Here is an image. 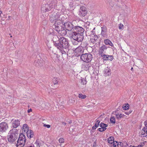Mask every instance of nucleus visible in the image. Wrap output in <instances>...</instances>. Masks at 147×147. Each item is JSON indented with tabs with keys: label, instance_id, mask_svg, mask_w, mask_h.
Here are the masks:
<instances>
[{
	"label": "nucleus",
	"instance_id": "obj_1",
	"mask_svg": "<svg viewBox=\"0 0 147 147\" xmlns=\"http://www.w3.org/2000/svg\"><path fill=\"white\" fill-rule=\"evenodd\" d=\"M18 134V131L17 129H12L9 131L7 136L8 141L11 143H13L17 139Z\"/></svg>",
	"mask_w": 147,
	"mask_h": 147
},
{
	"label": "nucleus",
	"instance_id": "obj_2",
	"mask_svg": "<svg viewBox=\"0 0 147 147\" xmlns=\"http://www.w3.org/2000/svg\"><path fill=\"white\" fill-rule=\"evenodd\" d=\"M52 11L50 12L51 13V15L50 16V21L52 23H54L56 21H59L62 15H61L58 10L55 9H54Z\"/></svg>",
	"mask_w": 147,
	"mask_h": 147
},
{
	"label": "nucleus",
	"instance_id": "obj_3",
	"mask_svg": "<svg viewBox=\"0 0 147 147\" xmlns=\"http://www.w3.org/2000/svg\"><path fill=\"white\" fill-rule=\"evenodd\" d=\"M58 45L57 48L59 50H61L63 49H68L70 46L69 41L67 39L64 37H61V39Z\"/></svg>",
	"mask_w": 147,
	"mask_h": 147
},
{
	"label": "nucleus",
	"instance_id": "obj_4",
	"mask_svg": "<svg viewBox=\"0 0 147 147\" xmlns=\"http://www.w3.org/2000/svg\"><path fill=\"white\" fill-rule=\"evenodd\" d=\"M26 141L25 136L22 133H20L17 141V147H23L25 145Z\"/></svg>",
	"mask_w": 147,
	"mask_h": 147
},
{
	"label": "nucleus",
	"instance_id": "obj_5",
	"mask_svg": "<svg viewBox=\"0 0 147 147\" xmlns=\"http://www.w3.org/2000/svg\"><path fill=\"white\" fill-rule=\"evenodd\" d=\"M81 59L86 63L90 62L92 59V55L89 53H86L82 55L80 57Z\"/></svg>",
	"mask_w": 147,
	"mask_h": 147
},
{
	"label": "nucleus",
	"instance_id": "obj_6",
	"mask_svg": "<svg viewBox=\"0 0 147 147\" xmlns=\"http://www.w3.org/2000/svg\"><path fill=\"white\" fill-rule=\"evenodd\" d=\"M71 37L74 39L79 42H82L84 38L83 34H77L75 32L71 34Z\"/></svg>",
	"mask_w": 147,
	"mask_h": 147
},
{
	"label": "nucleus",
	"instance_id": "obj_7",
	"mask_svg": "<svg viewBox=\"0 0 147 147\" xmlns=\"http://www.w3.org/2000/svg\"><path fill=\"white\" fill-rule=\"evenodd\" d=\"M55 29L58 33L61 36H64L67 34L66 30L65 27L64 25L57 27H55Z\"/></svg>",
	"mask_w": 147,
	"mask_h": 147
},
{
	"label": "nucleus",
	"instance_id": "obj_8",
	"mask_svg": "<svg viewBox=\"0 0 147 147\" xmlns=\"http://www.w3.org/2000/svg\"><path fill=\"white\" fill-rule=\"evenodd\" d=\"M9 127L8 124L6 122H3L0 123V132H5Z\"/></svg>",
	"mask_w": 147,
	"mask_h": 147
},
{
	"label": "nucleus",
	"instance_id": "obj_9",
	"mask_svg": "<svg viewBox=\"0 0 147 147\" xmlns=\"http://www.w3.org/2000/svg\"><path fill=\"white\" fill-rule=\"evenodd\" d=\"M64 25L66 30L71 31L72 33L75 26L72 23L68 22H67L64 23Z\"/></svg>",
	"mask_w": 147,
	"mask_h": 147
},
{
	"label": "nucleus",
	"instance_id": "obj_10",
	"mask_svg": "<svg viewBox=\"0 0 147 147\" xmlns=\"http://www.w3.org/2000/svg\"><path fill=\"white\" fill-rule=\"evenodd\" d=\"M87 11L85 7L81 6L79 10L78 15L80 17H84L87 14Z\"/></svg>",
	"mask_w": 147,
	"mask_h": 147
},
{
	"label": "nucleus",
	"instance_id": "obj_11",
	"mask_svg": "<svg viewBox=\"0 0 147 147\" xmlns=\"http://www.w3.org/2000/svg\"><path fill=\"white\" fill-rule=\"evenodd\" d=\"M84 52V49L83 47H79L77 48L75 51V55L76 57H79L82 56Z\"/></svg>",
	"mask_w": 147,
	"mask_h": 147
},
{
	"label": "nucleus",
	"instance_id": "obj_12",
	"mask_svg": "<svg viewBox=\"0 0 147 147\" xmlns=\"http://www.w3.org/2000/svg\"><path fill=\"white\" fill-rule=\"evenodd\" d=\"M65 19V17L63 16H62V17H61L59 21H56V22H55V23L54 24L55 28L61 26H64V24H63V23H64V22L63 21Z\"/></svg>",
	"mask_w": 147,
	"mask_h": 147
},
{
	"label": "nucleus",
	"instance_id": "obj_13",
	"mask_svg": "<svg viewBox=\"0 0 147 147\" xmlns=\"http://www.w3.org/2000/svg\"><path fill=\"white\" fill-rule=\"evenodd\" d=\"M84 31V29L82 27L78 26H76L74 28V31L72 33L74 32L79 34H83Z\"/></svg>",
	"mask_w": 147,
	"mask_h": 147
},
{
	"label": "nucleus",
	"instance_id": "obj_14",
	"mask_svg": "<svg viewBox=\"0 0 147 147\" xmlns=\"http://www.w3.org/2000/svg\"><path fill=\"white\" fill-rule=\"evenodd\" d=\"M41 10L44 12L49 11V12H51L54 9L51 8L50 5L45 4H43L41 7Z\"/></svg>",
	"mask_w": 147,
	"mask_h": 147
},
{
	"label": "nucleus",
	"instance_id": "obj_15",
	"mask_svg": "<svg viewBox=\"0 0 147 147\" xmlns=\"http://www.w3.org/2000/svg\"><path fill=\"white\" fill-rule=\"evenodd\" d=\"M61 37H60L59 38L58 37L57 35H53V36L52 40L53 41L54 45V46L57 48L58 45L59 44V43L61 39Z\"/></svg>",
	"mask_w": 147,
	"mask_h": 147
},
{
	"label": "nucleus",
	"instance_id": "obj_16",
	"mask_svg": "<svg viewBox=\"0 0 147 147\" xmlns=\"http://www.w3.org/2000/svg\"><path fill=\"white\" fill-rule=\"evenodd\" d=\"M101 57H103L102 59L103 61L110 60L112 61L114 59V57L112 55H102L101 56Z\"/></svg>",
	"mask_w": 147,
	"mask_h": 147
},
{
	"label": "nucleus",
	"instance_id": "obj_17",
	"mask_svg": "<svg viewBox=\"0 0 147 147\" xmlns=\"http://www.w3.org/2000/svg\"><path fill=\"white\" fill-rule=\"evenodd\" d=\"M43 61L42 59H38L36 60L34 62V65L36 67H41L43 65Z\"/></svg>",
	"mask_w": 147,
	"mask_h": 147
},
{
	"label": "nucleus",
	"instance_id": "obj_18",
	"mask_svg": "<svg viewBox=\"0 0 147 147\" xmlns=\"http://www.w3.org/2000/svg\"><path fill=\"white\" fill-rule=\"evenodd\" d=\"M104 74L105 76H109L111 74V70L109 67H107L105 68L104 71Z\"/></svg>",
	"mask_w": 147,
	"mask_h": 147
},
{
	"label": "nucleus",
	"instance_id": "obj_19",
	"mask_svg": "<svg viewBox=\"0 0 147 147\" xmlns=\"http://www.w3.org/2000/svg\"><path fill=\"white\" fill-rule=\"evenodd\" d=\"M100 122V121L99 120L96 121V123H95L94 125L92 126V129L91 130L92 132H94V130L96 129L97 127H98Z\"/></svg>",
	"mask_w": 147,
	"mask_h": 147
},
{
	"label": "nucleus",
	"instance_id": "obj_20",
	"mask_svg": "<svg viewBox=\"0 0 147 147\" xmlns=\"http://www.w3.org/2000/svg\"><path fill=\"white\" fill-rule=\"evenodd\" d=\"M20 125V121L18 119L15 120L12 123V126L14 128H16Z\"/></svg>",
	"mask_w": 147,
	"mask_h": 147
},
{
	"label": "nucleus",
	"instance_id": "obj_21",
	"mask_svg": "<svg viewBox=\"0 0 147 147\" xmlns=\"http://www.w3.org/2000/svg\"><path fill=\"white\" fill-rule=\"evenodd\" d=\"M107 47L105 45H103L100 48L99 53L100 56L102 55H104V51L105 50H106Z\"/></svg>",
	"mask_w": 147,
	"mask_h": 147
},
{
	"label": "nucleus",
	"instance_id": "obj_22",
	"mask_svg": "<svg viewBox=\"0 0 147 147\" xmlns=\"http://www.w3.org/2000/svg\"><path fill=\"white\" fill-rule=\"evenodd\" d=\"M91 67L90 64L88 63H85L82 65V68L84 70L87 71Z\"/></svg>",
	"mask_w": 147,
	"mask_h": 147
},
{
	"label": "nucleus",
	"instance_id": "obj_23",
	"mask_svg": "<svg viewBox=\"0 0 147 147\" xmlns=\"http://www.w3.org/2000/svg\"><path fill=\"white\" fill-rule=\"evenodd\" d=\"M27 136L28 138H32L34 136V133L33 131L31 130H28L26 132Z\"/></svg>",
	"mask_w": 147,
	"mask_h": 147
},
{
	"label": "nucleus",
	"instance_id": "obj_24",
	"mask_svg": "<svg viewBox=\"0 0 147 147\" xmlns=\"http://www.w3.org/2000/svg\"><path fill=\"white\" fill-rule=\"evenodd\" d=\"M59 50L60 51V52H61L62 58L63 59H65L68 55V54H67V53L64 51L63 49Z\"/></svg>",
	"mask_w": 147,
	"mask_h": 147
},
{
	"label": "nucleus",
	"instance_id": "obj_25",
	"mask_svg": "<svg viewBox=\"0 0 147 147\" xmlns=\"http://www.w3.org/2000/svg\"><path fill=\"white\" fill-rule=\"evenodd\" d=\"M57 0H53L51 1L49 5H50L51 8L53 9V7L55 8L57 5Z\"/></svg>",
	"mask_w": 147,
	"mask_h": 147
},
{
	"label": "nucleus",
	"instance_id": "obj_26",
	"mask_svg": "<svg viewBox=\"0 0 147 147\" xmlns=\"http://www.w3.org/2000/svg\"><path fill=\"white\" fill-rule=\"evenodd\" d=\"M104 42L106 45H109L112 47L114 46L113 45L111 42L108 39H106L104 40Z\"/></svg>",
	"mask_w": 147,
	"mask_h": 147
},
{
	"label": "nucleus",
	"instance_id": "obj_27",
	"mask_svg": "<svg viewBox=\"0 0 147 147\" xmlns=\"http://www.w3.org/2000/svg\"><path fill=\"white\" fill-rule=\"evenodd\" d=\"M107 32V28L106 26H103L102 27V32L101 34L103 36H104L105 35L106 32Z\"/></svg>",
	"mask_w": 147,
	"mask_h": 147
},
{
	"label": "nucleus",
	"instance_id": "obj_28",
	"mask_svg": "<svg viewBox=\"0 0 147 147\" xmlns=\"http://www.w3.org/2000/svg\"><path fill=\"white\" fill-rule=\"evenodd\" d=\"M115 115L116 117L118 120H120L122 118H123L125 116L124 114L121 113L116 114Z\"/></svg>",
	"mask_w": 147,
	"mask_h": 147
},
{
	"label": "nucleus",
	"instance_id": "obj_29",
	"mask_svg": "<svg viewBox=\"0 0 147 147\" xmlns=\"http://www.w3.org/2000/svg\"><path fill=\"white\" fill-rule=\"evenodd\" d=\"M22 130H24L25 132L26 131H27L28 130H29L28 127L27 125L26 124H24L23 125V127H22Z\"/></svg>",
	"mask_w": 147,
	"mask_h": 147
},
{
	"label": "nucleus",
	"instance_id": "obj_30",
	"mask_svg": "<svg viewBox=\"0 0 147 147\" xmlns=\"http://www.w3.org/2000/svg\"><path fill=\"white\" fill-rule=\"evenodd\" d=\"M108 142L110 144H112V142L114 141V137L113 136H111L109 137L108 139Z\"/></svg>",
	"mask_w": 147,
	"mask_h": 147
},
{
	"label": "nucleus",
	"instance_id": "obj_31",
	"mask_svg": "<svg viewBox=\"0 0 147 147\" xmlns=\"http://www.w3.org/2000/svg\"><path fill=\"white\" fill-rule=\"evenodd\" d=\"M123 108L124 110H127L129 108V105L128 103L124 104L123 106Z\"/></svg>",
	"mask_w": 147,
	"mask_h": 147
},
{
	"label": "nucleus",
	"instance_id": "obj_32",
	"mask_svg": "<svg viewBox=\"0 0 147 147\" xmlns=\"http://www.w3.org/2000/svg\"><path fill=\"white\" fill-rule=\"evenodd\" d=\"M48 14H47V15L46 14V13L44 12L42 14V15L41 16V18L42 20L46 19L47 18V16Z\"/></svg>",
	"mask_w": 147,
	"mask_h": 147
},
{
	"label": "nucleus",
	"instance_id": "obj_33",
	"mask_svg": "<svg viewBox=\"0 0 147 147\" xmlns=\"http://www.w3.org/2000/svg\"><path fill=\"white\" fill-rule=\"evenodd\" d=\"M78 97L82 99H84L86 97V95H83L82 94H79L78 95Z\"/></svg>",
	"mask_w": 147,
	"mask_h": 147
},
{
	"label": "nucleus",
	"instance_id": "obj_34",
	"mask_svg": "<svg viewBox=\"0 0 147 147\" xmlns=\"http://www.w3.org/2000/svg\"><path fill=\"white\" fill-rule=\"evenodd\" d=\"M57 78H54L53 79V83L54 84H58V82H59L57 81Z\"/></svg>",
	"mask_w": 147,
	"mask_h": 147
},
{
	"label": "nucleus",
	"instance_id": "obj_35",
	"mask_svg": "<svg viewBox=\"0 0 147 147\" xmlns=\"http://www.w3.org/2000/svg\"><path fill=\"white\" fill-rule=\"evenodd\" d=\"M110 122L113 124H115V119L114 117H111L110 119Z\"/></svg>",
	"mask_w": 147,
	"mask_h": 147
},
{
	"label": "nucleus",
	"instance_id": "obj_36",
	"mask_svg": "<svg viewBox=\"0 0 147 147\" xmlns=\"http://www.w3.org/2000/svg\"><path fill=\"white\" fill-rule=\"evenodd\" d=\"M81 45V47H83V48L84 49V48H86V47H87V44L86 42H83L82 43Z\"/></svg>",
	"mask_w": 147,
	"mask_h": 147
},
{
	"label": "nucleus",
	"instance_id": "obj_37",
	"mask_svg": "<svg viewBox=\"0 0 147 147\" xmlns=\"http://www.w3.org/2000/svg\"><path fill=\"white\" fill-rule=\"evenodd\" d=\"M113 146L114 147H117L118 146V142L116 141H113L112 142Z\"/></svg>",
	"mask_w": 147,
	"mask_h": 147
},
{
	"label": "nucleus",
	"instance_id": "obj_38",
	"mask_svg": "<svg viewBox=\"0 0 147 147\" xmlns=\"http://www.w3.org/2000/svg\"><path fill=\"white\" fill-rule=\"evenodd\" d=\"M81 83L83 85L86 84L87 83V81L86 80V78H82L81 80Z\"/></svg>",
	"mask_w": 147,
	"mask_h": 147
},
{
	"label": "nucleus",
	"instance_id": "obj_39",
	"mask_svg": "<svg viewBox=\"0 0 147 147\" xmlns=\"http://www.w3.org/2000/svg\"><path fill=\"white\" fill-rule=\"evenodd\" d=\"M68 49V51H67V54H68V55L72 54L74 53V50L73 49H69V47Z\"/></svg>",
	"mask_w": 147,
	"mask_h": 147
},
{
	"label": "nucleus",
	"instance_id": "obj_40",
	"mask_svg": "<svg viewBox=\"0 0 147 147\" xmlns=\"http://www.w3.org/2000/svg\"><path fill=\"white\" fill-rule=\"evenodd\" d=\"M99 126L100 127H102V128L104 127H107L108 126V125H107V124H105L104 123L101 122L99 124Z\"/></svg>",
	"mask_w": 147,
	"mask_h": 147
},
{
	"label": "nucleus",
	"instance_id": "obj_41",
	"mask_svg": "<svg viewBox=\"0 0 147 147\" xmlns=\"http://www.w3.org/2000/svg\"><path fill=\"white\" fill-rule=\"evenodd\" d=\"M72 43L73 45H78V42H78V41L74 39L72 41Z\"/></svg>",
	"mask_w": 147,
	"mask_h": 147
},
{
	"label": "nucleus",
	"instance_id": "obj_42",
	"mask_svg": "<svg viewBox=\"0 0 147 147\" xmlns=\"http://www.w3.org/2000/svg\"><path fill=\"white\" fill-rule=\"evenodd\" d=\"M146 131H143V132H142L141 133V135L142 136V137H145L147 136V134H146Z\"/></svg>",
	"mask_w": 147,
	"mask_h": 147
},
{
	"label": "nucleus",
	"instance_id": "obj_43",
	"mask_svg": "<svg viewBox=\"0 0 147 147\" xmlns=\"http://www.w3.org/2000/svg\"><path fill=\"white\" fill-rule=\"evenodd\" d=\"M59 141L60 143H63L64 142V140L63 138H61L59 139Z\"/></svg>",
	"mask_w": 147,
	"mask_h": 147
},
{
	"label": "nucleus",
	"instance_id": "obj_44",
	"mask_svg": "<svg viewBox=\"0 0 147 147\" xmlns=\"http://www.w3.org/2000/svg\"><path fill=\"white\" fill-rule=\"evenodd\" d=\"M124 26L123 24H119V28L120 29H122L123 27Z\"/></svg>",
	"mask_w": 147,
	"mask_h": 147
},
{
	"label": "nucleus",
	"instance_id": "obj_45",
	"mask_svg": "<svg viewBox=\"0 0 147 147\" xmlns=\"http://www.w3.org/2000/svg\"><path fill=\"white\" fill-rule=\"evenodd\" d=\"M4 91L3 89L0 86V95L3 93Z\"/></svg>",
	"mask_w": 147,
	"mask_h": 147
},
{
	"label": "nucleus",
	"instance_id": "obj_46",
	"mask_svg": "<svg viewBox=\"0 0 147 147\" xmlns=\"http://www.w3.org/2000/svg\"><path fill=\"white\" fill-rule=\"evenodd\" d=\"M119 146L121 147H124L123 146V144L121 142H119L118 143V146Z\"/></svg>",
	"mask_w": 147,
	"mask_h": 147
},
{
	"label": "nucleus",
	"instance_id": "obj_47",
	"mask_svg": "<svg viewBox=\"0 0 147 147\" xmlns=\"http://www.w3.org/2000/svg\"><path fill=\"white\" fill-rule=\"evenodd\" d=\"M132 111H129L128 112H125V113L127 115H129V114L131 113Z\"/></svg>",
	"mask_w": 147,
	"mask_h": 147
},
{
	"label": "nucleus",
	"instance_id": "obj_48",
	"mask_svg": "<svg viewBox=\"0 0 147 147\" xmlns=\"http://www.w3.org/2000/svg\"><path fill=\"white\" fill-rule=\"evenodd\" d=\"M144 145V143L142 142L140 144L138 145L139 147H143Z\"/></svg>",
	"mask_w": 147,
	"mask_h": 147
},
{
	"label": "nucleus",
	"instance_id": "obj_49",
	"mask_svg": "<svg viewBox=\"0 0 147 147\" xmlns=\"http://www.w3.org/2000/svg\"><path fill=\"white\" fill-rule=\"evenodd\" d=\"M43 126L45 127H46L47 128H49L51 127V125H46L44 124Z\"/></svg>",
	"mask_w": 147,
	"mask_h": 147
},
{
	"label": "nucleus",
	"instance_id": "obj_50",
	"mask_svg": "<svg viewBox=\"0 0 147 147\" xmlns=\"http://www.w3.org/2000/svg\"><path fill=\"white\" fill-rule=\"evenodd\" d=\"M90 40L91 42H92L93 44H94L95 43V42L96 41L94 40V39L92 38L90 39Z\"/></svg>",
	"mask_w": 147,
	"mask_h": 147
},
{
	"label": "nucleus",
	"instance_id": "obj_51",
	"mask_svg": "<svg viewBox=\"0 0 147 147\" xmlns=\"http://www.w3.org/2000/svg\"><path fill=\"white\" fill-rule=\"evenodd\" d=\"M94 40L96 41V40H97L98 39V37L97 36V35H94Z\"/></svg>",
	"mask_w": 147,
	"mask_h": 147
},
{
	"label": "nucleus",
	"instance_id": "obj_52",
	"mask_svg": "<svg viewBox=\"0 0 147 147\" xmlns=\"http://www.w3.org/2000/svg\"><path fill=\"white\" fill-rule=\"evenodd\" d=\"M93 146L94 147H96V140L94 141L93 144Z\"/></svg>",
	"mask_w": 147,
	"mask_h": 147
},
{
	"label": "nucleus",
	"instance_id": "obj_53",
	"mask_svg": "<svg viewBox=\"0 0 147 147\" xmlns=\"http://www.w3.org/2000/svg\"><path fill=\"white\" fill-rule=\"evenodd\" d=\"M144 125H145V127H147V120L145 121L144 122Z\"/></svg>",
	"mask_w": 147,
	"mask_h": 147
},
{
	"label": "nucleus",
	"instance_id": "obj_54",
	"mask_svg": "<svg viewBox=\"0 0 147 147\" xmlns=\"http://www.w3.org/2000/svg\"><path fill=\"white\" fill-rule=\"evenodd\" d=\"M97 130L100 132H102V127L98 128Z\"/></svg>",
	"mask_w": 147,
	"mask_h": 147
},
{
	"label": "nucleus",
	"instance_id": "obj_55",
	"mask_svg": "<svg viewBox=\"0 0 147 147\" xmlns=\"http://www.w3.org/2000/svg\"><path fill=\"white\" fill-rule=\"evenodd\" d=\"M107 127H104L102 128V131H105L107 129Z\"/></svg>",
	"mask_w": 147,
	"mask_h": 147
},
{
	"label": "nucleus",
	"instance_id": "obj_56",
	"mask_svg": "<svg viewBox=\"0 0 147 147\" xmlns=\"http://www.w3.org/2000/svg\"><path fill=\"white\" fill-rule=\"evenodd\" d=\"M147 129V127H144L142 129V130H143L144 131H145Z\"/></svg>",
	"mask_w": 147,
	"mask_h": 147
},
{
	"label": "nucleus",
	"instance_id": "obj_57",
	"mask_svg": "<svg viewBox=\"0 0 147 147\" xmlns=\"http://www.w3.org/2000/svg\"><path fill=\"white\" fill-rule=\"evenodd\" d=\"M32 111V109H28V113H29L30 112H31Z\"/></svg>",
	"mask_w": 147,
	"mask_h": 147
},
{
	"label": "nucleus",
	"instance_id": "obj_58",
	"mask_svg": "<svg viewBox=\"0 0 147 147\" xmlns=\"http://www.w3.org/2000/svg\"><path fill=\"white\" fill-rule=\"evenodd\" d=\"M62 123L63 125H66V123H65V122H62Z\"/></svg>",
	"mask_w": 147,
	"mask_h": 147
},
{
	"label": "nucleus",
	"instance_id": "obj_59",
	"mask_svg": "<svg viewBox=\"0 0 147 147\" xmlns=\"http://www.w3.org/2000/svg\"><path fill=\"white\" fill-rule=\"evenodd\" d=\"M28 147H34V145L32 144V145Z\"/></svg>",
	"mask_w": 147,
	"mask_h": 147
},
{
	"label": "nucleus",
	"instance_id": "obj_60",
	"mask_svg": "<svg viewBox=\"0 0 147 147\" xmlns=\"http://www.w3.org/2000/svg\"><path fill=\"white\" fill-rule=\"evenodd\" d=\"M92 32L93 33V34L94 35L95 34V32L93 30L92 31Z\"/></svg>",
	"mask_w": 147,
	"mask_h": 147
},
{
	"label": "nucleus",
	"instance_id": "obj_61",
	"mask_svg": "<svg viewBox=\"0 0 147 147\" xmlns=\"http://www.w3.org/2000/svg\"><path fill=\"white\" fill-rule=\"evenodd\" d=\"M69 123V124H71L72 123V121L71 120H70V121H68Z\"/></svg>",
	"mask_w": 147,
	"mask_h": 147
},
{
	"label": "nucleus",
	"instance_id": "obj_62",
	"mask_svg": "<svg viewBox=\"0 0 147 147\" xmlns=\"http://www.w3.org/2000/svg\"><path fill=\"white\" fill-rule=\"evenodd\" d=\"M37 145H38L39 146H40V144L39 143H37Z\"/></svg>",
	"mask_w": 147,
	"mask_h": 147
},
{
	"label": "nucleus",
	"instance_id": "obj_63",
	"mask_svg": "<svg viewBox=\"0 0 147 147\" xmlns=\"http://www.w3.org/2000/svg\"><path fill=\"white\" fill-rule=\"evenodd\" d=\"M131 71H133V67H131Z\"/></svg>",
	"mask_w": 147,
	"mask_h": 147
},
{
	"label": "nucleus",
	"instance_id": "obj_64",
	"mask_svg": "<svg viewBox=\"0 0 147 147\" xmlns=\"http://www.w3.org/2000/svg\"><path fill=\"white\" fill-rule=\"evenodd\" d=\"M11 18V17L10 16H8V18L9 19H10V18Z\"/></svg>",
	"mask_w": 147,
	"mask_h": 147
}]
</instances>
